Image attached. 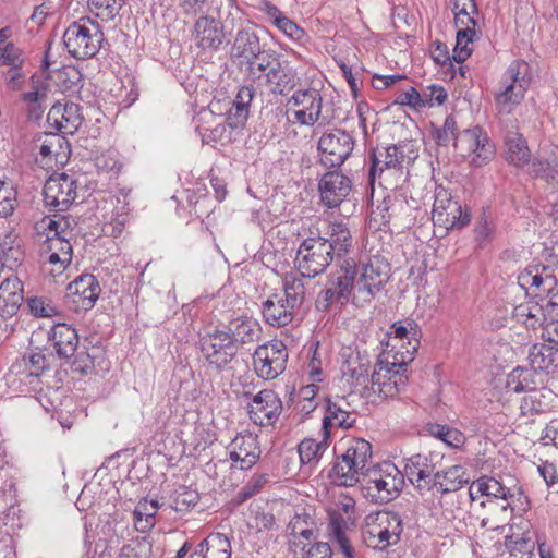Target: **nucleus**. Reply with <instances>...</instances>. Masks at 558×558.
I'll return each mask as SVG.
<instances>
[{
	"instance_id": "obj_1",
	"label": "nucleus",
	"mask_w": 558,
	"mask_h": 558,
	"mask_svg": "<svg viewBox=\"0 0 558 558\" xmlns=\"http://www.w3.org/2000/svg\"><path fill=\"white\" fill-rule=\"evenodd\" d=\"M408 143L392 144L387 147H376L369 151V183L373 184L375 180L379 179V184H386L396 189L399 182H404L408 170L407 167L411 165L417 157L413 150H409Z\"/></svg>"
},
{
	"instance_id": "obj_2",
	"label": "nucleus",
	"mask_w": 558,
	"mask_h": 558,
	"mask_svg": "<svg viewBox=\"0 0 558 558\" xmlns=\"http://www.w3.org/2000/svg\"><path fill=\"white\" fill-rule=\"evenodd\" d=\"M356 276L357 267L352 259H344L338 269L332 271L316 299V308L327 312L332 304L341 305L352 302L354 305H362L363 302L356 298Z\"/></svg>"
},
{
	"instance_id": "obj_3",
	"label": "nucleus",
	"mask_w": 558,
	"mask_h": 558,
	"mask_svg": "<svg viewBox=\"0 0 558 558\" xmlns=\"http://www.w3.org/2000/svg\"><path fill=\"white\" fill-rule=\"evenodd\" d=\"M342 445L344 452L335 462L330 476L339 486H353L371 469L368 461L372 458V446L363 438H351Z\"/></svg>"
},
{
	"instance_id": "obj_4",
	"label": "nucleus",
	"mask_w": 558,
	"mask_h": 558,
	"mask_svg": "<svg viewBox=\"0 0 558 558\" xmlns=\"http://www.w3.org/2000/svg\"><path fill=\"white\" fill-rule=\"evenodd\" d=\"M403 532V521L393 511H378L365 519L362 532L364 544L375 550H386L400 542Z\"/></svg>"
},
{
	"instance_id": "obj_5",
	"label": "nucleus",
	"mask_w": 558,
	"mask_h": 558,
	"mask_svg": "<svg viewBox=\"0 0 558 558\" xmlns=\"http://www.w3.org/2000/svg\"><path fill=\"white\" fill-rule=\"evenodd\" d=\"M363 476L365 496L376 504H387L393 500L404 484L403 474L390 462H384L373 470L369 469Z\"/></svg>"
},
{
	"instance_id": "obj_6",
	"label": "nucleus",
	"mask_w": 558,
	"mask_h": 558,
	"mask_svg": "<svg viewBox=\"0 0 558 558\" xmlns=\"http://www.w3.org/2000/svg\"><path fill=\"white\" fill-rule=\"evenodd\" d=\"M68 51L76 59L96 56L104 41L100 25L90 17H81L71 23L63 34Z\"/></svg>"
},
{
	"instance_id": "obj_7",
	"label": "nucleus",
	"mask_w": 558,
	"mask_h": 558,
	"mask_svg": "<svg viewBox=\"0 0 558 558\" xmlns=\"http://www.w3.org/2000/svg\"><path fill=\"white\" fill-rule=\"evenodd\" d=\"M520 286L524 289L527 287L535 288L549 296L543 304H539L546 325L558 322V300L554 292L558 284L556 269L546 265L529 266L518 276Z\"/></svg>"
},
{
	"instance_id": "obj_8",
	"label": "nucleus",
	"mask_w": 558,
	"mask_h": 558,
	"mask_svg": "<svg viewBox=\"0 0 558 558\" xmlns=\"http://www.w3.org/2000/svg\"><path fill=\"white\" fill-rule=\"evenodd\" d=\"M286 99V118L289 124L314 125L322 113V96L315 88L298 87L290 96L281 89V99Z\"/></svg>"
},
{
	"instance_id": "obj_9",
	"label": "nucleus",
	"mask_w": 558,
	"mask_h": 558,
	"mask_svg": "<svg viewBox=\"0 0 558 558\" xmlns=\"http://www.w3.org/2000/svg\"><path fill=\"white\" fill-rule=\"evenodd\" d=\"M303 233H306L305 229H303ZM311 234L312 236L301 240L305 234H301L298 231L296 241H300V243L294 263L301 276L314 278L325 271L331 263L333 255L328 251L330 248L329 245L317 239L314 232H311Z\"/></svg>"
},
{
	"instance_id": "obj_10",
	"label": "nucleus",
	"mask_w": 558,
	"mask_h": 558,
	"mask_svg": "<svg viewBox=\"0 0 558 558\" xmlns=\"http://www.w3.org/2000/svg\"><path fill=\"white\" fill-rule=\"evenodd\" d=\"M527 64L515 60L504 73L499 90L495 94V102L499 113H510L525 95L529 82L524 77Z\"/></svg>"
},
{
	"instance_id": "obj_11",
	"label": "nucleus",
	"mask_w": 558,
	"mask_h": 558,
	"mask_svg": "<svg viewBox=\"0 0 558 558\" xmlns=\"http://www.w3.org/2000/svg\"><path fill=\"white\" fill-rule=\"evenodd\" d=\"M432 218L434 225L447 230H460L470 223L471 209L454 199L447 189L438 185L434 193Z\"/></svg>"
},
{
	"instance_id": "obj_12",
	"label": "nucleus",
	"mask_w": 558,
	"mask_h": 558,
	"mask_svg": "<svg viewBox=\"0 0 558 558\" xmlns=\"http://www.w3.org/2000/svg\"><path fill=\"white\" fill-rule=\"evenodd\" d=\"M482 492H486V501H482L481 506L486 507L487 505L495 510H499L504 515L501 522L509 519L513 511L514 500H520L523 495L521 487L517 484L510 485L504 480H497L490 476H482V484L480 485Z\"/></svg>"
},
{
	"instance_id": "obj_13",
	"label": "nucleus",
	"mask_w": 558,
	"mask_h": 558,
	"mask_svg": "<svg viewBox=\"0 0 558 558\" xmlns=\"http://www.w3.org/2000/svg\"><path fill=\"white\" fill-rule=\"evenodd\" d=\"M453 146L462 156L472 157L475 167L488 163L496 154L494 143L480 126L463 130L456 137Z\"/></svg>"
},
{
	"instance_id": "obj_14",
	"label": "nucleus",
	"mask_w": 558,
	"mask_h": 558,
	"mask_svg": "<svg viewBox=\"0 0 558 558\" xmlns=\"http://www.w3.org/2000/svg\"><path fill=\"white\" fill-rule=\"evenodd\" d=\"M353 147V137L343 130L336 129L324 133L318 141L322 165L330 169L340 167L351 155Z\"/></svg>"
},
{
	"instance_id": "obj_15",
	"label": "nucleus",
	"mask_w": 558,
	"mask_h": 558,
	"mask_svg": "<svg viewBox=\"0 0 558 558\" xmlns=\"http://www.w3.org/2000/svg\"><path fill=\"white\" fill-rule=\"evenodd\" d=\"M411 207L403 197L386 196L371 213V225L381 230L392 223L407 227L412 222Z\"/></svg>"
},
{
	"instance_id": "obj_16",
	"label": "nucleus",
	"mask_w": 558,
	"mask_h": 558,
	"mask_svg": "<svg viewBox=\"0 0 558 558\" xmlns=\"http://www.w3.org/2000/svg\"><path fill=\"white\" fill-rule=\"evenodd\" d=\"M201 351L209 364L222 368L236 355L238 345L228 331L214 329L201 338Z\"/></svg>"
},
{
	"instance_id": "obj_17",
	"label": "nucleus",
	"mask_w": 558,
	"mask_h": 558,
	"mask_svg": "<svg viewBox=\"0 0 558 558\" xmlns=\"http://www.w3.org/2000/svg\"><path fill=\"white\" fill-rule=\"evenodd\" d=\"M299 499L298 493L289 487H281V515L290 518L287 526V536L305 538L311 542L313 537V529L311 527V515L305 512V508L294 505L293 501Z\"/></svg>"
},
{
	"instance_id": "obj_18",
	"label": "nucleus",
	"mask_w": 558,
	"mask_h": 558,
	"mask_svg": "<svg viewBox=\"0 0 558 558\" xmlns=\"http://www.w3.org/2000/svg\"><path fill=\"white\" fill-rule=\"evenodd\" d=\"M407 366H392V361L379 360L371 375V389L384 398H393L405 384Z\"/></svg>"
},
{
	"instance_id": "obj_19",
	"label": "nucleus",
	"mask_w": 558,
	"mask_h": 558,
	"mask_svg": "<svg viewBox=\"0 0 558 558\" xmlns=\"http://www.w3.org/2000/svg\"><path fill=\"white\" fill-rule=\"evenodd\" d=\"M389 279V265L378 258L369 260L363 266L360 277H356V298L359 301L369 303Z\"/></svg>"
},
{
	"instance_id": "obj_20",
	"label": "nucleus",
	"mask_w": 558,
	"mask_h": 558,
	"mask_svg": "<svg viewBox=\"0 0 558 558\" xmlns=\"http://www.w3.org/2000/svg\"><path fill=\"white\" fill-rule=\"evenodd\" d=\"M43 194L46 206L64 211L76 197V182L65 173L53 174L46 181Z\"/></svg>"
},
{
	"instance_id": "obj_21",
	"label": "nucleus",
	"mask_w": 558,
	"mask_h": 558,
	"mask_svg": "<svg viewBox=\"0 0 558 558\" xmlns=\"http://www.w3.org/2000/svg\"><path fill=\"white\" fill-rule=\"evenodd\" d=\"M71 233L64 232L41 245L43 264L53 277L61 275L72 260V245L69 240Z\"/></svg>"
},
{
	"instance_id": "obj_22",
	"label": "nucleus",
	"mask_w": 558,
	"mask_h": 558,
	"mask_svg": "<svg viewBox=\"0 0 558 558\" xmlns=\"http://www.w3.org/2000/svg\"><path fill=\"white\" fill-rule=\"evenodd\" d=\"M100 286L94 275L84 274L70 282L66 288V302L75 311H88L97 301Z\"/></svg>"
},
{
	"instance_id": "obj_23",
	"label": "nucleus",
	"mask_w": 558,
	"mask_h": 558,
	"mask_svg": "<svg viewBox=\"0 0 558 558\" xmlns=\"http://www.w3.org/2000/svg\"><path fill=\"white\" fill-rule=\"evenodd\" d=\"M34 151H36V161L43 168L52 169L57 165H62L68 155V143L64 137L56 133H46L34 141Z\"/></svg>"
},
{
	"instance_id": "obj_24",
	"label": "nucleus",
	"mask_w": 558,
	"mask_h": 558,
	"mask_svg": "<svg viewBox=\"0 0 558 558\" xmlns=\"http://www.w3.org/2000/svg\"><path fill=\"white\" fill-rule=\"evenodd\" d=\"M393 339H408L405 351H398L393 355L392 366L404 367L414 360V354L420 348L422 330L412 319L398 320L391 325Z\"/></svg>"
},
{
	"instance_id": "obj_25",
	"label": "nucleus",
	"mask_w": 558,
	"mask_h": 558,
	"mask_svg": "<svg viewBox=\"0 0 558 558\" xmlns=\"http://www.w3.org/2000/svg\"><path fill=\"white\" fill-rule=\"evenodd\" d=\"M49 66L50 63L46 57L40 69L29 77L27 89L21 94V100L29 110L41 109L44 104L54 96L49 83V77H47Z\"/></svg>"
},
{
	"instance_id": "obj_26",
	"label": "nucleus",
	"mask_w": 558,
	"mask_h": 558,
	"mask_svg": "<svg viewBox=\"0 0 558 558\" xmlns=\"http://www.w3.org/2000/svg\"><path fill=\"white\" fill-rule=\"evenodd\" d=\"M232 468L251 469L260 457L257 437L253 434H240L228 446Z\"/></svg>"
},
{
	"instance_id": "obj_27",
	"label": "nucleus",
	"mask_w": 558,
	"mask_h": 558,
	"mask_svg": "<svg viewBox=\"0 0 558 558\" xmlns=\"http://www.w3.org/2000/svg\"><path fill=\"white\" fill-rule=\"evenodd\" d=\"M322 202L328 208L338 207L351 191V181L344 174L330 171L325 173L318 184Z\"/></svg>"
},
{
	"instance_id": "obj_28",
	"label": "nucleus",
	"mask_w": 558,
	"mask_h": 558,
	"mask_svg": "<svg viewBox=\"0 0 558 558\" xmlns=\"http://www.w3.org/2000/svg\"><path fill=\"white\" fill-rule=\"evenodd\" d=\"M279 399L275 391L264 389L257 393L248 405L251 420L260 426L274 425L278 417Z\"/></svg>"
},
{
	"instance_id": "obj_29",
	"label": "nucleus",
	"mask_w": 558,
	"mask_h": 558,
	"mask_svg": "<svg viewBox=\"0 0 558 558\" xmlns=\"http://www.w3.org/2000/svg\"><path fill=\"white\" fill-rule=\"evenodd\" d=\"M282 289L284 292V308L281 313V326L291 323L299 314L300 307L304 300V284L302 278L296 272L287 274L282 280Z\"/></svg>"
},
{
	"instance_id": "obj_30",
	"label": "nucleus",
	"mask_w": 558,
	"mask_h": 558,
	"mask_svg": "<svg viewBox=\"0 0 558 558\" xmlns=\"http://www.w3.org/2000/svg\"><path fill=\"white\" fill-rule=\"evenodd\" d=\"M48 122L64 134H74L82 124L83 117L74 102L54 104L47 116Z\"/></svg>"
},
{
	"instance_id": "obj_31",
	"label": "nucleus",
	"mask_w": 558,
	"mask_h": 558,
	"mask_svg": "<svg viewBox=\"0 0 558 558\" xmlns=\"http://www.w3.org/2000/svg\"><path fill=\"white\" fill-rule=\"evenodd\" d=\"M316 236L329 245L328 251L338 257L347 254L352 245L351 231L348 225L340 220L329 221Z\"/></svg>"
},
{
	"instance_id": "obj_32",
	"label": "nucleus",
	"mask_w": 558,
	"mask_h": 558,
	"mask_svg": "<svg viewBox=\"0 0 558 558\" xmlns=\"http://www.w3.org/2000/svg\"><path fill=\"white\" fill-rule=\"evenodd\" d=\"M195 45L203 49L217 50L225 38L221 23L210 16H201L194 24Z\"/></svg>"
},
{
	"instance_id": "obj_33",
	"label": "nucleus",
	"mask_w": 558,
	"mask_h": 558,
	"mask_svg": "<svg viewBox=\"0 0 558 558\" xmlns=\"http://www.w3.org/2000/svg\"><path fill=\"white\" fill-rule=\"evenodd\" d=\"M433 453H417L407 460L404 471L411 483L418 489H426L432 482L435 466Z\"/></svg>"
},
{
	"instance_id": "obj_34",
	"label": "nucleus",
	"mask_w": 558,
	"mask_h": 558,
	"mask_svg": "<svg viewBox=\"0 0 558 558\" xmlns=\"http://www.w3.org/2000/svg\"><path fill=\"white\" fill-rule=\"evenodd\" d=\"M469 483V475L462 465H451L434 473L427 490L436 489L440 495L454 493Z\"/></svg>"
},
{
	"instance_id": "obj_35",
	"label": "nucleus",
	"mask_w": 558,
	"mask_h": 558,
	"mask_svg": "<svg viewBox=\"0 0 558 558\" xmlns=\"http://www.w3.org/2000/svg\"><path fill=\"white\" fill-rule=\"evenodd\" d=\"M23 283L17 276L5 278L0 284V316H14L24 299Z\"/></svg>"
},
{
	"instance_id": "obj_36",
	"label": "nucleus",
	"mask_w": 558,
	"mask_h": 558,
	"mask_svg": "<svg viewBox=\"0 0 558 558\" xmlns=\"http://www.w3.org/2000/svg\"><path fill=\"white\" fill-rule=\"evenodd\" d=\"M73 225L74 219H72L70 216L53 214L45 216L40 220L36 221L34 225V231L38 241H41L43 244H46L57 235H60L64 232H72Z\"/></svg>"
},
{
	"instance_id": "obj_37",
	"label": "nucleus",
	"mask_w": 558,
	"mask_h": 558,
	"mask_svg": "<svg viewBox=\"0 0 558 558\" xmlns=\"http://www.w3.org/2000/svg\"><path fill=\"white\" fill-rule=\"evenodd\" d=\"M279 347L276 341L259 345L254 354V367L259 377L274 379L278 375Z\"/></svg>"
},
{
	"instance_id": "obj_38",
	"label": "nucleus",
	"mask_w": 558,
	"mask_h": 558,
	"mask_svg": "<svg viewBox=\"0 0 558 558\" xmlns=\"http://www.w3.org/2000/svg\"><path fill=\"white\" fill-rule=\"evenodd\" d=\"M529 360L532 371L555 373L558 371V347L550 341L535 343L529 350Z\"/></svg>"
},
{
	"instance_id": "obj_39",
	"label": "nucleus",
	"mask_w": 558,
	"mask_h": 558,
	"mask_svg": "<svg viewBox=\"0 0 558 558\" xmlns=\"http://www.w3.org/2000/svg\"><path fill=\"white\" fill-rule=\"evenodd\" d=\"M191 557L231 558V543L222 533H210L197 545Z\"/></svg>"
},
{
	"instance_id": "obj_40",
	"label": "nucleus",
	"mask_w": 558,
	"mask_h": 558,
	"mask_svg": "<svg viewBox=\"0 0 558 558\" xmlns=\"http://www.w3.org/2000/svg\"><path fill=\"white\" fill-rule=\"evenodd\" d=\"M49 339L57 354L64 359L71 357L78 345V335L75 328L66 324L54 325Z\"/></svg>"
},
{
	"instance_id": "obj_41",
	"label": "nucleus",
	"mask_w": 558,
	"mask_h": 558,
	"mask_svg": "<svg viewBox=\"0 0 558 558\" xmlns=\"http://www.w3.org/2000/svg\"><path fill=\"white\" fill-rule=\"evenodd\" d=\"M228 329L236 345L239 343H253L258 340L260 333V325L258 322L247 315H242L230 320Z\"/></svg>"
},
{
	"instance_id": "obj_42",
	"label": "nucleus",
	"mask_w": 558,
	"mask_h": 558,
	"mask_svg": "<svg viewBox=\"0 0 558 558\" xmlns=\"http://www.w3.org/2000/svg\"><path fill=\"white\" fill-rule=\"evenodd\" d=\"M506 159L515 167H523L530 162L531 151L523 135L509 131L505 136Z\"/></svg>"
},
{
	"instance_id": "obj_43",
	"label": "nucleus",
	"mask_w": 558,
	"mask_h": 558,
	"mask_svg": "<svg viewBox=\"0 0 558 558\" xmlns=\"http://www.w3.org/2000/svg\"><path fill=\"white\" fill-rule=\"evenodd\" d=\"M24 255L20 235L15 231L8 232L0 241V260L2 266L13 269L22 264Z\"/></svg>"
},
{
	"instance_id": "obj_44",
	"label": "nucleus",
	"mask_w": 558,
	"mask_h": 558,
	"mask_svg": "<svg viewBox=\"0 0 558 558\" xmlns=\"http://www.w3.org/2000/svg\"><path fill=\"white\" fill-rule=\"evenodd\" d=\"M326 415L323 418L322 430L325 438H329V427L338 426L341 428H350L354 425L355 418L349 411L342 409L338 403L328 400L326 403Z\"/></svg>"
},
{
	"instance_id": "obj_45",
	"label": "nucleus",
	"mask_w": 558,
	"mask_h": 558,
	"mask_svg": "<svg viewBox=\"0 0 558 558\" xmlns=\"http://www.w3.org/2000/svg\"><path fill=\"white\" fill-rule=\"evenodd\" d=\"M553 391L547 388L538 389L536 385L530 389L521 401V412L523 415H533L543 413L549 405Z\"/></svg>"
},
{
	"instance_id": "obj_46",
	"label": "nucleus",
	"mask_w": 558,
	"mask_h": 558,
	"mask_svg": "<svg viewBox=\"0 0 558 558\" xmlns=\"http://www.w3.org/2000/svg\"><path fill=\"white\" fill-rule=\"evenodd\" d=\"M451 11L454 15V26L459 28L476 29L474 15L477 14L475 0H450Z\"/></svg>"
},
{
	"instance_id": "obj_47",
	"label": "nucleus",
	"mask_w": 558,
	"mask_h": 558,
	"mask_svg": "<svg viewBox=\"0 0 558 558\" xmlns=\"http://www.w3.org/2000/svg\"><path fill=\"white\" fill-rule=\"evenodd\" d=\"M348 529L347 519L337 512L330 514L329 534L333 537L335 544L343 554L344 558H354L353 548L345 535Z\"/></svg>"
},
{
	"instance_id": "obj_48",
	"label": "nucleus",
	"mask_w": 558,
	"mask_h": 558,
	"mask_svg": "<svg viewBox=\"0 0 558 558\" xmlns=\"http://www.w3.org/2000/svg\"><path fill=\"white\" fill-rule=\"evenodd\" d=\"M47 77H49L53 95H57L64 94L66 90L71 89L78 80L80 73L73 66H62L57 70H50L49 66Z\"/></svg>"
},
{
	"instance_id": "obj_49",
	"label": "nucleus",
	"mask_w": 558,
	"mask_h": 558,
	"mask_svg": "<svg viewBox=\"0 0 558 558\" xmlns=\"http://www.w3.org/2000/svg\"><path fill=\"white\" fill-rule=\"evenodd\" d=\"M159 509V502L155 499H142L134 510V524L137 531L145 532L155 525V515Z\"/></svg>"
},
{
	"instance_id": "obj_50",
	"label": "nucleus",
	"mask_w": 558,
	"mask_h": 558,
	"mask_svg": "<svg viewBox=\"0 0 558 558\" xmlns=\"http://www.w3.org/2000/svg\"><path fill=\"white\" fill-rule=\"evenodd\" d=\"M425 429L430 436L440 439L451 448H461L465 442L464 434L448 425L428 423Z\"/></svg>"
},
{
	"instance_id": "obj_51",
	"label": "nucleus",
	"mask_w": 558,
	"mask_h": 558,
	"mask_svg": "<svg viewBox=\"0 0 558 558\" xmlns=\"http://www.w3.org/2000/svg\"><path fill=\"white\" fill-rule=\"evenodd\" d=\"M487 213L488 209L483 208L474 225V240L481 248L488 246L494 241L496 233V223Z\"/></svg>"
},
{
	"instance_id": "obj_52",
	"label": "nucleus",
	"mask_w": 558,
	"mask_h": 558,
	"mask_svg": "<svg viewBox=\"0 0 558 558\" xmlns=\"http://www.w3.org/2000/svg\"><path fill=\"white\" fill-rule=\"evenodd\" d=\"M535 372L531 368L515 367L508 376L506 387L513 392H527L535 385Z\"/></svg>"
},
{
	"instance_id": "obj_53",
	"label": "nucleus",
	"mask_w": 558,
	"mask_h": 558,
	"mask_svg": "<svg viewBox=\"0 0 558 558\" xmlns=\"http://www.w3.org/2000/svg\"><path fill=\"white\" fill-rule=\"evenodd\" d=\"M478 33L473 27L470 28H459L457 32V43L453 48L452 58L457 63L464 62L472 53V48L469 47V44L473 43L475 38L478 37Z\"/></svg>"
},
{
	"instance_id": "obj_54",
	"label": "nucleus",
	"mask_w": 558,
	"mask_h": 558,
	"mask_svg": "<svg viewBox=\"0 0 558 558\" xmlns=\"http://www.w3.org/2000/svg\"><path fill=\"white\" fill-rule=\"evenodd\" d=\"M342 374L344 377H350L353 385L368 387V384H371L369 365L363 363L360 356L348 361L342 366Z\"/></svg>"
},
{
	"instance_id": "obj_55",
	"label": "nucleus",
	"mask_w": 558,
	"mask_h": 558,
	"mask_svg": "<svg viewBox=\"0 0 558 558\" xmlns=\"http://www.w3.org/2000/svg\"><path fill=\"white\" fill-rule=\"evenodd\" d=\"M26 58L24 51L13 43H8L0 47V68L4 70L25 65Z\"/></svg>"
},
{
	"instance_id": "obj_56",
	"label": "nucleus",
	"mask_w": 558,
	"mask_h": 558,
	"mask_svg": "<svg viewBox=\"0 0 558 558\" xmlns=\"http://www.w3.org/2000/svg\"><path fill=\"white\" fill-rule=\"evenodd\" d=\"M123 0H88L89 10L101 20H110L119 13Z\"/></svg>"
},
{
	"instance_id": "obj_57",
	"label": "nucleus",
	"mask_w": 558,
	"mask_h": 558,
	"mask_svg": "<svg viewBox=\"0 0 558 558\" xmlns=\"http://www.w3.org/2000/svg\"><path fill=\"white\" fill-rule=\"evenodd\" d=\"M150 548L151 545L145 537L132 539L121 547L117 558H149Z\"/></svg>"
},
{
	"instance_id": "obj_58",
	"label": "nucleus",
	"mask_w": 558,
	"mask_h": 558,
	"mask_svg": "<svg viewBox=\"0 0 558 558\" xmlns=\"http://www.w3.org/2000/svg\"><path fill=\"white\" fill-rule=\"evenodd\" d=\"M327 439L328 438L324 437L319 442L314 439H304L301 441L295 451L300 454V459L303 463H310L315 460L320 451L326 449Z\"/></svg>"
},
{
	"instance_id": "obj_59",
	"label": "nucleus",
	"mask_w": 558,
	"mask_h": 558,
	"mask_svg": "<svg viewBox=\"0 0 558 558\" xmlns=\"http://www.w3.org/2000/svg\"><path fill=\"white\" fill-rule=\"evenodd\" d=\"M25 65L11 68L1 71V76L5 88L10 92H21L26 82Z\"/></svg>"
},
{
	"instance_id": "obj_60",
	"label": "nucleus",
	"mask_w": 558,
	"mask_h": 558,
	"mask_svg": "<svg viewBox=\"0 0 558 558\" xmlns=\"http://www.w3.org/2000/svg\"><path fill=\"white\" fill-rule=\"evenodd\" d=\"M198 501V494L185 486L175 492L172 499V507L178 512L189 511Z\"/></svg>"
},
{
	"instance_id": "obj_61",
	"label": "nucleus",
	"mask_w": 558,
	"mask_h": 558,
	"mask_svg": "<svg viewBox=\"0 0 558 558\" xmlns=\"http://www.w3.org/2000/svg\"><path fill=\"white\" fill-rule=\"evenodd\" d=\"M27 307L35 317H52L58 314V310L51 301L43 296L29 298Z\"/></svg>"
},
{
	"instance_id": "obj_62",
	"label": "nucleus",
	"mask_w": 558,
	"mask_h": 558,
	"mask_svg": "<svg viewBox=\"0 0 558 558\" xmlns=\"http://www.w3.org/2000/svg\"><path fill=\"white\" fill-rule=\"evenodd\" d=\"M16 205V192L9 183L0 181V217L11 216Z\"/></svg>"
},
{
	"instance_id": "obj_63",
	"label": "nucleus",
	"mask_w": 558,
	"mask_h": 558,
	"mask_svg": "<svg viewBox=\"0 0 558 558\" xmlns=\"http://www.w3.org/2000/svg\"><path fill=\"white\" fill-rule=\"evenodd\" d=\"M433 136L438 145L447 146L451 140L456 142V137L459 136L457 133V122L452 116H448L445 119L444 125L436 129Z\"/></svg>"
},
{
	"instance_id": "obj_64",
	"label": "nucleus",
	"mask_w": 558,
	"mask_h": 558,
	"mask_svg": "<svg viewBox=\"0 0 558 558\" xmlns=\"http://www.w3.org/2000/svg\"><path fill=\"white\" fill-rule=\"evenodd\" d=\"M422 100L425 107L441 106L447 100L448 94L446 89L440 85H429L423 92Z\"/></svg>"
}]
</instances>
